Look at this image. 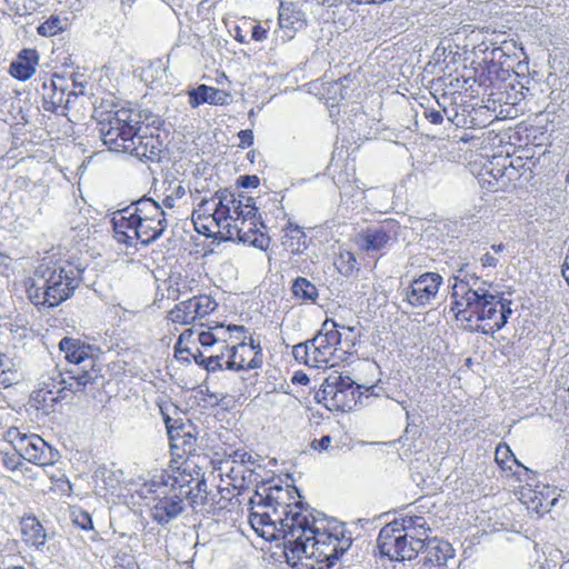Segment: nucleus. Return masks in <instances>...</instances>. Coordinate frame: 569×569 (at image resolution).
Listing matches in <instances>:
<instances>
[{
    "label": "nucleus",
    "mask_w": 569,
    "mask_h": 569,
    "mask_svg": "<svg viewBox=\"0 0 569 569\" xmlns=\"http://www.w3.org/2000/svg\"><path fill=\"white\" fill-rule=\"evenodd\" d=\"M451 286V311L457 319L471 321H488L478 326L476 331L495 335L500 331L512 315L511 300L495 289L492 283L481 281L477 277H453Z\"/></svg>",
    "instance_id": "f257e3e1"
},
{
    "label": "nucleus",
    "mask_w": 569,
    "mask_h": 569,
    "mask_svg": "<svg viewBox=\"0 0 569 569\" xmlns=\"http://www.w3.org/2000/svg\"><path fill=\"white\" fill-rule=\"evenodd\" d=\"M82 270L72 263H40L27 287L34 306L53 308L68 300L79 287Z\"/></svg>",
    "instance_id": "f03ea898"
},
{
    "label": "nucleus",
    "mask_w": 569,
    "mask_h": 569,
    "mask_svg": "<svg viewBox=\"0 0 569 569\" xmlns=\"http://www.w3.org/2000/svg\"><path fill=\"white\" fill-rule=\"evenodd\" d=\"M190 475L179 473L162 475L159 481H153V505L150 515L153 521L166 526L177 519L186 509L184 500L188 499L191 507H198L197 496H192Z\"/></svg>",
    "instance_id": "7ed1b4c3"
},
{
    "label": "nucleus",
    "mask_w": 569,
    "mask_h": 569,
    "mask_svg": "<svg viewBox=\"0 0 569 569\" xmlns=\"http://www.w3.org/2000/svg\"><path fill=\"white\" fill-rule=\"evenodd\" d=\"M101 139L110 150L129 153L143 162H159L163 151V141L159 133L142 132L139 129H119V127L99 128Z\"/></svg>",
    "instance_id": "20e7f679"
},
{
    "label": "nucleus",
    "mask_w": 569,
    "mask_h": 569,
    "mask_svg": "<svg viewBox=\"0 0 569 569\" xmlns=\"http://www.w3.org/2000/svg\"><path fill=\"white\" fill-rule=\"evenodd\" d=\"M93 118L98 121L99 128L119 127V129H139L142 132L153 131L159 133L163 120L149 109L139 107H118L112 100H102L94 107Z\"/></svg>",
    "instance_id": "39448f33"
},
{
    "label": "nucleus",
    "mask_w": 569,
    "mask_h": 569,
    "mask_svg": "<svg viewBox=\"0 0 569 569\" xmlns=\"http://www.w3.org/2000/svg\"><path fill=\"white\" fill-rule=\"evenodd\" d=\"M302 503L295 502L283 507V517L279 518L281 531L284 539V555L288 562L297 566L302 560V553L308 552L309 545L306 538L315 528L310 523L308 516L301 512Z\"/></svg>",
    "instance_id": "423d86ee"
},
{
    "label": "nucleus",
    "mask_w": 569,
    "mask_h": 569,
    "mask_svg": "<svg viewBox=\"0 0 569 569\" xmlns=\"http://www.w3.org/2000/svg\"><path fill=\"white\" fill-rule=\"evenodd\" d=\"M60 350L71 365L66 370L71 380H74L78 390H84L88 383H94L100 377V369L96 367V349L91 345L77 338L64 337L59 342Z\"/></svg>",
    "instance_id": "0eeeda50"
},
{
    "label": "nucleus",
    "mask_w": 569,
    "mask_h": 569,
    "mask_svg": "<svg viewBox=\"0 0 569 569\" xmlns=\"http://www.w3.org/2000/svg\"><path fill=\"white\" fill-rule=\"evenodd\" d=\"M397 530V522H390L380 530L377 539L380 552L391 560L403 561L416 558L425 547V538Z\"/></svg>",
    "instance_id": "6e6552de"
},
{
    "label": "nucleus",
    "mask_w": 569,
    "mask_h": 569,
    "mask_svg": "<svg viewBox=\"0 0 569 569\" xmlns=\"http://www.w3.org/2000/svg\"><path fill=\"white\" fill-rule=\"evenodd\" d=\"M163 421L172 455L179 458L192 455L197 449V427L189 419H174L168 415H163Z\"/></svg>",
    "instance_id": "1a4fd4ad"
},
{
    "label": "nucleus",
    "mask_w": 569,
    "mask_h": 569,
    "mask_svg": "<svg viewBox=\"0 0 569 569\" xmlns=\"http://www.w3.org/2000/svg\"><path fill=\"white\" fill-rule=\"evenodd\" d=\"M399 224L396 221H385L377 226H370L361 230L355 237L357 247L367 253L379 252L388 249L397 241Z\"/></svg>",
    "instance_id": "9d476101"
},
{
    "label": "nucleus",
    "mask_w": 569,
    "mask_h": 569,
    "mask_svg": "<svg viewBox=\"0 0 569 569\" xmlns=\"http://www.w3.org/2000/svg\"><path fill=\"white\" fill-rule=\"evenodd\" d=\"M340 323L327 319L320 331L311 339L313 367L333 366L332 356L337 346L342 343Z\"/></svg>",
    "instance_id": "9b49d317"
},
{
    "label": "nucleus",
    "mask_w": 569,
    "mask_h": 569,
    "mask_svg": "<svg viewBox=\"0 0 569 569\" xmlns=\"http://www.w3.org/2000/svg\"><path fill=\"white\" fill-rule=\"evenodd\" d=\"M442 277L437 272H425L410 281L402 290V300L415 308L426 307L436 300Z\"/></svg>",
    "instance_id": "f8f14e48"
},
{
    "label": "nucleus",
    "mask_w": 569,
    "mask_h": 569,
    "mask_svg": "<svg viewBox=\"0 0 569 569\" xmlns=\"http://www.w3.org/2000/svg\"><path fill=\"white\" fill-rule=\"evenodd\" d=\"M267 229L262 219H243L229 226L224 241H239L247 243L262 251H266L270 244V237L264 232Z\"/></svg>",
    "instance_id": "ddd939ff"
},
{
    "label": "nucleus",
    "mask_w": 569,
    "mask_h": 569,
    "mask_svg": "<svg viewBox=\"0 0 569 569\" xmlns=\"http://www.w3.org/2000/svg\"><path fill=\"white\" fill-rule=\"evenodd\" d=\"M23 460L41 467L52 466L61 458L60 452L39 435L30 433L18 452Z\"/></svg>",
    "instance_id": "4468645a"
},
{
    "label": "nucleus",
    "mask_w": 569,
    "mask_h": 569,
    "mask_svg": "<svg viewBox=\"0 0 569 569\" xmlns=\"http://www.w3.org/2000/svg\"><path fill=\"white\" fill-rule=\"evenodd\" d=\"M262 365V352L260 342L250 338V342H239L231 347L226 368L231 370H249L259 368Z\"/></svg>",
    "instance_id": "2eb2a0df"
},
{
    "label": "nucleus",
    "mask_w": 569,
    "mask_h": 569,
    "mask_svg": "<svg viewBox=\"0 0 569 569\" xmlns=\"http://www.w3.org/2000/svg\"><path fill=\"white\" fill-rule=\"evenodd\" d=\"M359 388L357 386V388L346 389L345 391L333 390L332 388L319 389L316 393V399L318 402H323L326 408L331 411H350L357 406L361 397Z\"/></svg>",
    "instance_id": "dca6fc26"
},
{
    "label": "nucleus",
    "mask_w": 569,
    "mask_h": 569,
    "mask_svg": "<svg viewBox=\"0 0 569 569\" xmlns=\"http://www.w3.org/2000/svg\"><path fill=\"white\" fill-rule=\"evenodd\" d=\"M336 546L326 545L319 538H310L309 548L307 553H302L307 560L316 558L315 562L301 563L307 569H326L335 565V562L345 553Z\"/></svg>",
    "instance_id": "f3484780"
},
{
    "label": "nucleus",
    "mask_w": 569,
    "mask_h": 569,
    "mask_svg": "<svg viewBox=\"0 0 569 569\" xmlns=\"http://www.w3.org/2000/svg\"><path fill=\"white\" fill-rule=\"evenodd\" d=\"M421 555L422 567L445 569L448 560L455 557V550L449 542L435 539L425 541Z\"/></svg>",
    "instance_id": "a211bd4d"
},
{
    "label": "nucleus",
    "mask_w": 569,
    "mask_h": 569,
    "mask_svg": "<svg viewBox=\"0 0 569 569\" xmlns=\"http://www.w3.org/2000/svg\"><path fill=\"white\" fill-rule=\"evenodd\" d=\"M282 41L293 38L296 31L306 27L305 13L293 3L281 2L278 16Z\"/></svg>",
    "instance_id": "6ab92c4d"
},
{
    "label": "nucleus",
    "mask_w": 569,
    "mask_h": 569,
    "mask_svg": "<svg viewBox=\"0 0 569 569\" xmlns=\"http://www.w3.org/2000/svg\"><path fill=\"white\" fill-rule=\"evenodd\" d=\"M137 224H134V236L137 241L143 246H149L159 239L168 227L167 219H143L136 214Z\"/></svg>",
    "instance_id": "aec40b11"
},
{
    "label": "nucleus",
    "mask_w": 569,
    "mask_h": 569,
    "mask_svg": "<svg viewBox=\"0 0 569 569\" xmlns=\"http://www.w3.org/2000/svg\"><path fill=\"white\" fill-rule=\"evenodd\" d=\"M136 217L132 216L131 208L127 207L121 211H118L112 217V226L114 231V238L118 242L127 246H133L137 241L134 236V221Z\"/></svg>",
    "instance_id": "412c9836"
},
{
    "label": "nucleus",
    "mask_w": 569,
    "mask_h": 569,
    "mask_svg": "<svg viewBox=\"0 0 569 569\" xmlns=\"http://www.w3.org/2000/svg\"><path fill=\"white\" fill-rule=\"evenodd\" d=\"M230 101V93L213 87L200 84L189 92V103L196 108L201 103L226 106Z\"/></svg>",
    "instance_id": "4be33fe9"
},
{
    "label": "nucleus",
    "mask_w": 569,
    "mask_h": 569,
    "mask_svg": "<svg viewBox=\"0 0 569 569\" xmlns=\"http://www.w3.org/2000/svg\"><path fill=\"white\" fill-rule=\"evenodd\" d=\"M39 54L34 49H23L10 64V73L19 80H28L36 72Z\"/></svg>",
    "instance_id": "5701e85b"
},
{
    "label": "nucleus",
    "mask_w": 569,
    "mask_h": 569,
    "mask_svg": "<svg viewBox=\"0 0 569 569\" xmlns=\"http://www.w3.org/2000/svg\"><path fill=\"white\" fill-rule=\"evenodd\" d=\"M21 533L24 542L37 550H42L47 541V532L40 521L33 517H24L21 520Z\"/></svg>",
    "instance_id": "b1692460"
},
{
    "label": "nucleus",
    "mask_w": 569,
    "mask_h": 569,
    "mask_svg": "<svg viewBox=\"0 0 569 569\" xmlns=\"http://www.w3.org/2000/svg\"><path fill=\"white\" fill-rule=\"evenodd\" d=\"M310 538H319L321 539L326 545L329 546H336L341 551H347L352 543V540L350 537L345 536V530L341 528L340 530H336L335 532H329L326 530H318L313 529L310 531V536L306 538V543L309 545Z\"/></svg>",
    "instance_id": "393cba45"
},
{
    "label": "nucleus",
    "mask_w": 569,
    "mask_h": 569,
    "mask_svg": "<svg viewBox=\"0 0 569 569\" xmlns=\"http://www.w3.org/2000/svg\"><path fill=\"white\" fill-rule=\"evenodd\" d=\"M129 208L134 217L139 214L143 219H166V212L161 206L151 198L143 197L132 202Z\"/></svg>",
    "instance_id": "a878e982"
},
{
    "label": "nucleus",
    "mask_w": 569,
    "mask_h": 569,
    "mask_svg": "<svg viewBox=\"0 0 569 569\" xmlns=\"http://www.w3.org/2000/svg\"><path fill=\"white\" fill-rule=\"evenodd\" d=\"M200 220L210 221L211 224H214L217 229V233L221 240H224L227 237V230L229 226H232V218L230 216V209H223L217 203L214 204L213 212H208V216H201Z\"/></svg>",
    "instance_id": "bb28decb"
},
{
    "label": "nucleus",
    "mask_w": 569,
    "mask_h": 569,
    "mask_svg": "<svg viewBox=\"0 0 569 569\" xmlns=\"http://www.w3.org/2000/svg\"><path fill=\"white\" fill-rule=\"evenodd\" d=\"M516 44L512 41H503L500 47H493L491 49L486 48L485 54L486 59L490 60V62L499 64L501 68H513L508 60L511 57V53H515Z\"/></svg>",
    "instance_id": "cd10ccee"
},
{
    "label": "nucleus",
    "mask_w": 569,
    "mask_h": 569,
    "mask_svg": "<svg viewBox=\"0 0 569 569\" xmlns=\"http://www.w3.org/2000/svg\"><path fill=\"white\" fill-rule=\"evenodd\" d=\"M43 381H47L50 383V388L56 391L57 395L60 396L61 392L64 390H70L71 392H79L80 390L77 389V385L74 380H71L69 378V375L66 372H61L57 368H54Z\"/></svg>",
    "instance_id": "c85d7f7f"
},
{
    "label": "nucleus",
    "mask_w": 569,
    "mask_h": 569,
    "mask_svg": "<svg viewBox=\"0 0 569 569\" xmlns=\"http://www.w3.org/2000/svg\"><path fill=\"white\" fill-rule=\"evenodd\" d=\"M393 522H397L398 525L397 531H407V533H411L413 536H421L425 538V541L428 539L427 530H429V528L427 527V521L423 517H406L401 519V521L395 520Z\"/></svg>",
    "instance_id": "c756f323"
},
{
    "label": "nucleus",
    "mask_w": 569,
    "mask_h": 569,
    "mask_svg": "<svg viewBox=\"0 0 569 569\" xmlns=\"http://www.w3.org/2000/svg\"><path fill=\"white\" fill-rule=\"evenodd\" d=\"M76 96V92L70 91H52L48 92V90L42 91V107L44 111L56 112L57 109L61 106L67 107L70 102V97Z\"/></svg>",
    "instance_id": "7c9ffc66"
},
{
    "label": "nucleus",
    "mask_w": 569,
    "mask_h": 569,
    "mask_svg": "<svg viewBox=\"0 0 569 569\" xmlns=\"http://www.w3.org/2000/svg\"><path fill=\"white\" fill-rule=\"evenodd\" d=\"M291 290L293 296L302 301L315 302L319 296L317 287L303 277L293 280Z\"/></svg>",
    "instance_id": "2f4dec72"
},
{
    "label": "nucleus",
    "mask_w": 569,
    "mask_h": 569,
    "mask_svg": "<svg viewBox=\"0 0 569 569\" xmlns=\"http://www.w3.org/2000/svg\"><path fill=\"white\" fill-rule=\"evenodd\" d=\"M189 299L176 305L168 318L174 323L190 325L197 320Z\"/></svg>",
    "instance_id": "473e14b6"
},
{
    "label": "nucleus",
    "mask_w": 569,
    "mask_h": 569,
    "mask_svg": "<svg viewBox=\"0 0 569 569\" xmlns=\"http://www.w3.org/2000/svg\"><path fill=\"white\" fill-rule=\"evenodd\" d=\"M209 203V200L203 199L199 203V208L196 209L192 213L193 223L196 227V230L207 237H213L217 233V230H214V224H211L210 221L200 220L202 218L201 216H208V210L206 209L207 204Z\"/></svg>",
    "instance_id": "72a5a7b5"
},
{
    "label": "nucleus",
    "mask_w": 569,
    "mask_h": 569,
    "mask_svg": "<svg viewBox=\"0 0 569 569\" xmlns=\"http://www.w3.org/2000/svg\"><path fill=\"white\" fill-rule=\"evenodd\" d=\"M189 300L191 302V307L193 308L192 310L197 320L210 315L218 307V303L207 295L194 296Z\"/></svg>",
    "instance_id": "f704fd0d"
},
{
    "label": "nucleus",
    "mask_w": 569,
    "mask_h": 569,
    "mask_svg": "<svg viewBox=\"0 0 569 569\" xmlns=\"http://www.w3.org/2000/svg\"><path fill=\"white\" fill-rule=\"evenodd\" d=\"M216 330L218 331L217 333H213L211 331H202V332H200L199 337H198L199 343L202 347H212L217 341H219L221 339L223 341H226V339H224L226 331H229V332H232V331L243 332L244 331V327L236 326L234 325V326H228L227 329L224 330L223 326H219V327H216Z\"/></svg>",
    "instance_id": "c9c22d12"
},
{
    "label": "nucleus",
    "mask_w": 569,
    "mask_h": 569,
    "mask_svg": "<svg viewBox=\"0 0 569 569\" xmlns=\"http://www.w3.org/2000/svg\"><path fill=\"white\" fill-rule=\"evenodd\" d=\"M164 198L163 204L167 208H173L176 201L181 199L186 194V189L181 181L179 180H164Z\"/></svg>",
    "instance_id": "e433bc0d"
},
{
    "label": "nucleus",
    "mask_w": 569,
    "mask_h": 569,
    "mask_svg": "<svg viewBox=\"0 0 569 569\" xmlns=\"http://www.w3.org/2000/svg\"><path fill=\"white\" fill-rule=\"evenodd\" d=\"M18 381L17 370L13 369L12 360L0 353V388H7Z\"/></svg>",
    "instance_id": "4c0bfd02"
},
{
    "label": "nucleus",
    "mask_w": 569,
    "mask_h": 569,
    "mask_svg": "<svg viewBox=\"0 0 569 569\" xmlns=\"http://www.w3.org/2000/svg\"><path fill=\"white\" fill-rule=\"evenodd\" d=\"M333 389L345 391L346 389H352L355 387L353 380L348 376H341L337 372L329 375L322 382L320 389Z\"/></svg>",
    "instance_id": "58836bf2"
},
{
    "label": "nucleus",
    "mask_w": 569,
    "mask_h": 569,
    "mask_svg": "<svg viewBox=\"0 0 569 569\" xmlns=\"http://www.w3.org/2000/svg\"><path fill=\"white\" fill-rule=\"evenodd\" d=\"M242 194H239L236 197L232 192L228 190L217 191L211 199L212 201L218 200L217 204L220 206L223 209H237L239 208L241 201H242Z\"/></svg>",
    "instance_id": "ea45409f"
},
{
    "label": "nucleus",
    "mask_w": 569,
    "mask_h": 569,
    "mask_svg": "<svg viewBox=\"0 0 569 569\" xmlns=\"http://www.w3.org/2000/svg\"><path fill=\"white\" fill-rule=\"evenodd\" d=\"M63 30L62 20L59 16H50L44 22H42L37 31L42 37H52Z\"/></svg>",
    "instance_id": "a19ab883"
},
{
    "label": "nucleus",
    "mask_w": 569,
    "mask_h": 569,
    "mask_svg": "<svg viewBox=\"0 0 569 569\" xmlns=\"http://www.w3.org/2000/svg\"><path fill=\"white\" fill-rule=\"evenodd\" d=\"M351 87H356V80L350 74H347L338 81L333 82L331 84L330 91L335 92V99H337V94H339V99L345 100L350 98L348 89Z\"/></svg>",
    "instance_id": "79ce46f5"
},
{
    "label": "nucleus",
    "mask_w": 569,
    "mask_h": 569,
    "mask_svg": "<svg viewBox=\"0 0 569 569\" xmlns=\"http://www.w3.org/2000/svg\"><path fill=\"white\" fill-rule=\"evenodd\" d=\"M59 397L47 381H42V387L32 393V399L43 405H52L58 401Z\"/></svg>",
    "instance_id": "37998d69"
},
{
    "label": "nucleus",
    "mask_w": 569,
    "mask_h": 569,
    "mask_svg": "<svg viewBox=\"0 0 569 569\" xmlns=\"http://www.w3.org/2000/svg\"><path fill=\"white\" fill-rule=\"evenodd\" d=\"M249 523L252 527V529L261 537H266L268 533L264 530V527H271L273 526V521L271 520L270 516L267 513H257L251 512L249 516Z\"/></svg>",
    "instance_id": "c03bdc74"
},
{
    "label": "nucleus",
    "mask_w": 569,
    "mask_h": 569,
    "mask_svg": "<svg viewBox=\"0 0 569 569\" xmlns=\"http://www.w3.org/2000/svg\"><path fill=\"white\" fill-rule=\"evenodd\" d=\"M29 435L30 433L22 432L17 427H11L4 431L3 439L10 445H12L14 451L18 453L23 443H26Z\"/></svg>",
    "instance_id": "a18cd8bd"
},
{
    "label": "nucleus",
    "mask_w": 569,
    "mask_h": 569,
    "mask_svg": "<svg viewBox=\"0 0 569 569\" xmlns=\"http://www.w3.org/2000/svg\"><path fill=\"white\" fill-rule=\"evenodd\" d=\"M240 208V221H243V219H260L261 216L258 212V208L256 207L254 200L251 197H242V201L239 206Z\"/></svg>",
    "instance_id": "49530a36"
},
{
    "label": "nucleus",
    "mask_w": 569,
    "mask_h": 569,
    "mask_svg": "<svg viewBox=\"0 0 569 569\" xmlns=\"http://www.w3.org/2000/svg\"><path fill=\"white\" fill-rule=\"evenodd\" d=\"M356 264L357 259L355 254L349 251L341 253L336 262L338 271L343 276H350L353 272Z\"/></svg>",
    "instance_id": "de8ad7c7"
},
{
    "label": "nucleus",
    "mask_w": 569,
    "mask_h": 569,
    "mask_svg": "<svg viewBox=\"0 0 569 569\" xmlns=\"http://www.w3.org/2000/svg\"><path fill=\"white\" fill-rule=\"evenodd\" d=\"M312 347H311V340H308L305 343H298L293 347L292 353L297 360L303 361L308 366L313 367V360H312Z\"/></svg>",
    "instance_id": "09e8293b"
},
{
    "label": "nucleus",
    "mask_w": 569,
    "mask_h": 569,
    "mask_svg": "<svg viewBox=\"0 0 569 569\" xmlns=\"http://www.w3.org/2000/svg\"><path fill=\"white\" fill-rule=\"evenodd\" d=\"M72 521L76 526L83 530H92L93 523L89 512L84 510H74L72 512Z\"/></svg>",
    "instance_id": "8fccbe9b"
},
{
    "label": "nucleus",
    "mask_w": 569,
    "mask_h": 569,
    "mask_svg": "<svg viewBox=\"0 0 569 569\" xmlns=\"http://www.w3.org/2000/svg\"><path fill=\"white\" fill-rule=\"evenodd\" d=\"M43 90H48V92L67 91V80L62 76L53 74L49 80V83L43 82L42 91Z\"/></svg>",
    "instance_id": "3c124183"
},
{
    "label": "nucleus",
    "mask_w": 569,
    "mask_h": 569,
    "mask_svg": "<svg viewBox=\"0 0 569 569\" xmlns=\"http://www.w3.org/2000/svg\"><path fill=\"white\" fill-rule=\"evenodd\" d=\"M247 472L246 466L243 465H237L232 466L227 473V476L230 478L231 482L230 485L238 489H243V479H241V473Z\"/></svg>",
    "instance_id": "603ef678"
},
{
    "label": "nucleus",
    "mask_w": 569,
    "mask_h": 569,
    "mask_svg": "<svg viewBox=\"0 0 569 569\" xmlns=\"http://www.w3.org/2000/svg\"><path fill=\"white\" fill-rule=\"evenodd\" d=\"M338 329H342L343 332L342 336H345L343 338V343L347 348H353L358 341V337L359 335L356 332V329L357 327L356 326H345V325H340V327H338Z\"/></svg>",
    "instance_id": "864d4df0"
},
{
    "label": "nucleus",
    "mask_w": 569,
    "mask_h": 569,
    "mask_svg": "<svg viewBox=\"0 0 569 569\" xmlns=\"http://www.w3.org/2000/svg\"><path fill=\"white\" fill-rule=\"evenodd\" d=\"M2 463L9 470H18L22 466V457L16 451L13 453L2 452Z\"/></svg>",
    "instance_id": "5fc2aeb1"
},
{
    "label": "nucleus",
    "mask_w": 569,
    "mask_h": 569,
    "mask_svg": "<svg viewBox=\"0 0 569 569\" xmlns=\"http://www.w3.org/2000/svg\"><path fill=\"white\" fill-rule=\"evenodd\" d=\"M191 490H192V496H197V502H198V506L199 505H206L207 503V499H208V493H207V483L203 479H198L197 482H196V487L192 488L191 487Z\"/></svg>",
    "instance_id": "6e6d98bb"
},
{
    "label": "nucleus",
    "mask_w": 569,
    "mask_h": 569,
    "mask_svg": "<svg viewBox=\"0 0 569 569\" xmlns=\"http://www.w3.org/2000/svg\"><path fill=\"white\" fill-rule=\"evenodd\" d=\"M223 358H224V355L221 353V355H216V356H209L206 359H202L201 361L203 362V367L207 370L214 371L217 369H221L222 368V360H223Z\"/></svg>",
    "instance_id": "4d7b16f0"
},
{
    "label": "nucleus",
    "mask_w": 569,
    "mask_h": 569,
    "mask_svg": "<svg viewBox=\"0 0 569 569\" xmlns=\"http://www.w3.org/2000/svg\"><path fill=\"white\" fill-rule=\"evenodd\" d=\"M331 441L332 438L329 435H327L322 436L320 439L312 440L310 446L316 451H325L330 449Z\"/></svg>",
    "instance_id": "13d9d810"
},
{
    "label": "nucleus",
    "mask_w": 569,
    "mask_h": 569,
    "mask_svg": "<svg viewBox=\"0 0 569 569\" xmlns=\"http://www.w3.org/2000/svg\"><path fill=\"white\" fill-rule=\"evenodd\" d=\"M443 112H446V109L442 111L436 109H426L425 117L429 122L433 124H441L443 121Z\"/></svg>",
    "instance_id": "bf43d9fd"
},
{
    "label": "nucleus",
    "mask_w": 569,
    "mask_h": 569,
    "mask_svg": "<svg viewBox=\"0 0 569 569\" xmlns=\"http://www.w3.org/2000/svg\"><path fill=\"white\" fill-rule=\"evenodd\" d=\"M232 462L237 463V465L247 466V463H251V465L254 463V460L250 453H248L246 451L237 450V451H234Z\"/></svg>",
    "instance_id": "052dcab7"
},
{
    "label": "nucleus",
    "mask_w": 569,
    "mask_h": 569,
    "mask_svg": "<svg viewBox=\"0 0 569 569\" xmlns=\"http://www.w3.org/2000/svg\"><path fill=\"white\" fill-rule=\"evenodd\" d=\"M238 137L240 139L239 147L242 149H246L253 143V133H252V130H250V129L241 130L238 133Z\"/></svg>",
    "instance_id": "680f3d73"
},
{
    "label": "nucleus",
    "mask_w": 569,
    "mask_h": 569,
    "mask_svg": "<svg viewBox=\"0 0 569 569\" xmlns=\"http://www.w3.org/2000/svg\"><path fill=\"white\" fill-rule=\"evenodd\" d=\"M246 471L247 472L241 473V479H243V489L257 481L256 473L251 468L246 466Z\"/></svg>",
    "instance_id": "e2e57ef3"
},
{
    "label": "nucleus",
    "mask_w": 569,
    "mask_h": 569,
    "mask_svg": "<svg viewBox=\"0 0 569 569\" xmlns=\"http://www.w3.org/2000/svg\"><path fill=\"white\" fill-rule=\"evenodd\" d=\"M240 184L243 188H254L259 184V178L257 176H242L240 177Z\"/></svg>",
    "instance_id": "0e129e2a"
},
{
    "label": "nucleus",
    "mask_w": 569,
    "mask_h": 569,
    "mask_svg": "<svg viewBox=\"0 0 569 569\" xmlns=\"http://www.w3.org/2000/svg\"><path fill=\"white\" fill-rule=\"evenodd\" d=\"M480 262H481L482 267L495 268V267H497L499 260L491 253L487 252V253L482 254V257L480 258Z\"/></svg>",
    "instance_id": "69168bd1"
},
{
    "label": "nucleus",
    "mask_w": 569,
    "mask_h": 569,
    "mask_svg": "<svg viewBox=\"0 0 569 569\" xmlns=\"http://www.w3.org/2000/svg\"><path fill=\"white\" fill-rule=\"evenodd\" d=\"M251 36L252 39H254L256 41H261L267 38V29H264L260 24H256L252 28Z\"/></svg>",
    "instance_id": "338daca9"
},
{
    "label": "nucleus",
    "mask_w": 569,
    "mask_h": 569,
    "mask_svg": "<svg viewBox=\"0 0 569 569\" xmlns=\"http://www.w3.org/2000/svg\"><path fill=\"white\" fill-rule=\"evenodd\" d=\"M310 381L309 377L301 372V371H297L295 372L293 377H292V382L293 383H299V385H308Z\"/></svg>",
    "instance_id": "774afa93"
}]
</instances>
